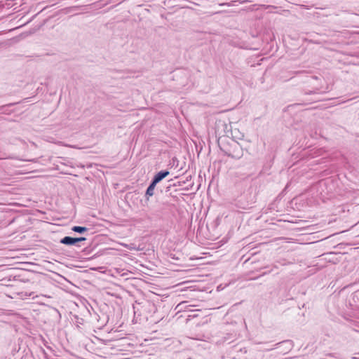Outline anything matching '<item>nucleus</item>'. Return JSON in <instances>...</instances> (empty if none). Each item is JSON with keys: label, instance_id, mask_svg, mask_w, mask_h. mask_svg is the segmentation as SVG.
Masks as SVG:
<instances>
[{"label": "nucleus", "instance_id": "1", "mask_svg": "<svg viewBox=\"0 0 359 359\" xmlns=\"http://www.w3.org/2000/svg\"><path fill=\"white\" fill-rule=\"evenodd\" d=\"M215 133L218 138V145H224L226 137L231 135V126L224 121L219 120L215 123Z\"/></svg>", "mask_w": 359, "mask_h": 359}, {"label": "nucleus", "instance_id": "2", "mask_svg": "<svg viewBox=\"0 0 359 359\" xmlns=\"http://www.w3.org/2000/svg\"><path fill=\"white\" fill-rule=\"evenodd\" d=\"M224 145H219L220 150L224 152L225 155L234 159H240L243 156V150L241 144L233 140L230 143H228L229 147Z\"/></svg>", "mask_w": 359, "mask_h": 359}, {"label": "nucleus", "instance_id": "3", "mask_svg": "<svg viewBox=\"0 0 359 359\" xmlns=\"http://www.w3.org/2000/svg\"><path fill=\"white\" fill-rule=\"evenodd\" d=\"M141 309L143 311L149 313H154L156 311V305L149 301H147L144 303H142L141 305Z\"/></svg>", "mask_w": 359, "mask_h": 359}, {"label": "nucleus", "instance_id": "4", "mask_svg": "<svg viewBox=\"0 0 359 359\" xmlns=\"http://www.w3.org/2000/svg\"><path fill=\"white\" fill-rule=\"evenodd\" d=\"M157 183L155 182L154 180H151L150 182L149 187H147L146 192H145V200L148 201L149 200V197L152 196L154 194V189L156 186Z\"/></svg>", "mask_w": 359, "mask_h": 359}, {"label": "nucleus", "instance_id": "5", "mask_svg": "<svg viewBox=\"0 0 359 359\" xmlns=\"http://www.w3.org/2000/svg\"><path fill=\"white\" fill-rule=\"evenodd\" d=\"M169 171L167 170H161L157 172L153 177L152 180H154L157 184L160 182L163 179L169 175Z\"/></svg>", "mask_w": 359, "mask_h": 359}, {"label": "nucleus", "instance_id": "6", "mask_svg": "<svg viewBox=\"0 0 359 359\" xmlns=\"http://www.w3.org/2000/svg\"><path fill=\"white\" fill-rule=\"evenodd\" d=\"M60 243L69 246L76 245V238L71 236H65L60 240Z\"/></svg>", "mask_w": 359, "mask_h": 359}, {"label": "nucleus", "instance_id": "7", "mask_svg": "<svg viewBox=\"0 0 359 359\" xmlns=\"http://www.w3.org/2000/svg\"><path fill=\"white\" fill-rule=\"evenodd\" d=\"M72 230L79 233H83L84 232L88 231V228H86V226H74L72 227Z\"/></svg>", "mask_w": 359, "mask_h": 359}, {"label": "nucleus", "instance_id": "8", "mask_svg": "<svg viewBox=\"0 0 359 359\" xmlns=\"http://www.w3.org/2000/svg\"><path fill=\"white\" fill-rule=\"evenodd\" d=\"M235 351L238 352V354H237L236 356H233V358H236V357H237L238 359H241V354H246L248 352L246 348H240L239 349L235 348Z\"/></svg>", "mask_w": 359, "mask_h": 359}, {"label": "nucleus", "instance_id": "9", "mask_svg": "<svg viewBox=\"0 0 359 359\" xmlns=\"http://www.w3.org/2000/svg\"><path fill=\"white\" fill-rule=\"evenodd\" d=\"M32 294H33V292H29V293H28V292H19V293H18V294H19V295H21V297H22V298H23L24 297H29V296H31V295H32Z\"/></svg>", "mask_w": 359, "mask_h": 359}, {"label": "nucleus", "instance_id": "10", "mask_svg": "<svg viewBox=\"0 0 359 359\" xmlns=\"http://www.w3.org/2000/svg\"><path fill=\"white\" fill-rule=\"evenodd\" d=\"M76 238V244L79 242H81V241H84L86 240V238L85 237H78V238Z\"/></svg>", "mask_w": 359, "mask_h": 359}, {"label": "nucleus", "instance_id": "11", "mask_svg": "<svg viewBox=\"0 0 359 359\" xmlns=\"http://www.w3.org/2000/svg\"><path fill=\"white\" fill-rule=\"evenodd\" d=\"M311 93H313V92L310 91L309 93H306V94H311Z\"/></svg>", "mask_w": 359, "mask_h": 359}, {"label": "nucleus", "instance_id": "12", "mask_svg": "<svg viewBox=\"0 0 359 359\" xmlns=\"http://www.w3.org/2000/svg\"><path fill=\"white\" fill-rule=\"evenodd\" d=\"M226 4H221L220 5L221 6H223V5H226ZM228 5H229V4H227Z\"/></svg>", "mask_w": 359, "mask_h": 359}]
</instances>
